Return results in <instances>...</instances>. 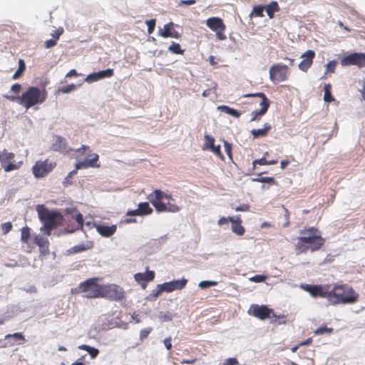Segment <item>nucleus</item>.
I'll list each match as a JSON object with an SVG mask.
<instances>
[{"mask_svg": "<svg viewBox=\"0 0 365 365\" xmlns=\"http://www.w3.org/2000/svg\"><path fill=\"white\" fill-rule=\"evenodd\" d=\"M325 298H327L333 304H354L359 297V294L352 289L345 285H334L331 288L326 287Z\"/></svg>", "mask_w": 365, "mask_h": 365, "instance_id": "nucleus-1", "label": "nucleus"}, {"mask_svg": "<svg viewBox=\"0 0 365 365\" xmlns=\"http://www.w3.org/2000/svg\"><path fill=\"white\" fill-rule=\"evenodd\" d=\"M301 233L304 235L297 238L298 242L296 245L297 254L305 252L308 250H311L312 252L318 250L324 242V240L314 227L302 230Z\"/></svg>", "mask_w": 365, "mask_h": 365, "instance_id": "nucleus-2", "label": "nucleus"}, {"mask_svg": "<svg viewBox=\"0 0 365 365\" xmlns=\"http://www.w3.org/2000/svg\"><path fill=\"white\" fill-rule=\"evenodd\" d=\"M36 211L38 219L43 225L40 227V231L44 235L49 236L51 231L61 225L63 222V216L58 212L51 211L43 205H38Z\"/></svg>", "mask_w": 365, "mask_h": 365, "instance_id": "nucleus-3", "label": "nucleus"}, {"mask_svg": "<svg viewBox=\"0 0 365 365\" xmlns=\"http://www.w3.org/2000/svg\"><path fill=\"white\" fill-rule=\"evenodd\" d=\"M148 200L152 203L158 212H178L180 208L175 202L172 195L160 190H155L148 196Z\"/></svg>", "mask_w": 365, "mask_h": 365, "instance_id": "nucleus-4", "label": "nucleus"}, {"mask_svg": "<svg viewBox=\"0 0 365 365\" xmlns=\"http://www.w3.org/2000/svg\"><path fill=\"white\" fill-rule=\"evenodd\" d=\"M46 93L38 87L31 86L19 98V103L26 109L33 106L43 103L46 99Z\"/></svg>", "mask_w": 365, "mask_h": 365, "instance_id": "nucleus-5", "label": "nucleus"}, {"mask_svg": "<svg viewBox=\"0 0 365 365\" xmlns=\"http://www.w3.org/2000/svg\"><path fill=\"white\" fill-rule=\"evenodd\" d=\"M81 292L86 293L88 298H97L102 296L103 288L97 283L96 278L88 279L79 284Z\"/></svg>", "mask_w": 365, "mask_h": 365, "instance_id": "nucleus-6", "label": "nucleus"}, {"mask_svg": "<svg viewBox=\"0 0 365 365\" xmlns=\"http://www.w3.org/2000/svg\"><path fill=\"white\" fill-rule=\"evenodd\" d=\"M243 97H259L262 99V101L259 102V105L262 106V108L259 110H254L252 112V117L250 119L251 121L258 120L259 118L264 115L267 113L269 106V101L264 93L245 94L243 96Z\"/></svg>", "mask_w": 365, "mask_h": 365, "instance_id": "nucleus-7", "label": "nucleus"}, {"mask_svg": "<svg viewBox=\"0 0 365 365\" xmlns=\"http://www.w3.org/2000/svg\"><path fill=\"white\" fill-rule=\"evenodd\" d=\"M288 65L274 64L269 68V78L272 82H281L287 78Z\"/></svg>", "mask_w": 365, "mask_h": 365, "instance_id": "nucleus-8", "label": "nucleus"}, {"mask_svg": "<svg viewBox=\"0 0 365 365\" xmlns=\"http://www.w3.org/2000/svg\"><path fill=\"white\" fill-rule=\"evenodd\" d=\"M340 63L342 66L351 65L363 67L365 66V53H352L341 58Z\"/></svg>", "mask_w": 365, "mask_h": 365, "instance_id": "nucleus-9", "label": "nucleus"}, {"mask_svg": "<svg viewBox=\"0 0 365 365\" xmlns=\"http://www.w3.org/2000/svg\"><path fill=\"white\" fill-rule=\"evenodd\" d=\"M52 163H48V160L36 161L32 168L33 174L35 178H39L44 177L53 169Z\"/></svg>", "mask_w": 365, "mask_h": 365, "instance_id": "nucleus-10", "label": "nucleus"}, {"mask_svg": "<svg viewBox=\"0 0 365 365\" xmlns=\"http://www.w3.org/2000/svg\"><path fill=\"white\" fill-rule=\"evenodd\" d=\"M248 313L250 314L253 315L254 317L264 320L267 318H269L271 317V313H272V309H269L265 305H257V304H252L249 311Z\"/></svg>", "mask_w": 365, "mask_h": 365, "instance_id": "nucleus-11", "label": "nucleus"}, {"mask_svg": "<svg viewBox=\"0 0 365 365\" xmlns=\"http://www.w3.org/2000/svg\"><path fill=\"white\" fill-rule=\"evenodd\" d=\"M187 280L182 278L181 279L173 280L159 284L163 292H170L174 290L182 289L187 283Z\"/></svg>", "mask_w": 365, "mask_h": 365, "instance_id": "nucleus-12", "label": "nucleus"}, {"mask_svg": "<svg viewBox=\"0 0 365 365\" xmlns=\"http://www.w3.org/2000/svg\"><path fill=\"white\" fill-rule=\"evenodd\" d=\"M88 157L89 158H86L83 160L78 161L76 163L75 167L76 170L99 167V165L96 164L99 158L98 154L92 153L89 155Z\"/></svg>", "mask_w": 365, "mask_h": 365, "instance_id": "nucleus-13", "label": "nucleus"}, {"mask_svg": "<svg viewBox=\"0 0 365 365\" xmlns=\"http://www.w3.org/2000/svg\"><path fill=\"white\" fill-rule=\"evenodd\" d=\"M113 70L112 68H107L88 74L86 78V81L91 83L105 78H110L113 76Z\"/></svg>", "mask_w": 365, "mask_h": 365, "instance_id": "nucleus-14", "label": "nucleus"}, {"mask_svg": "<svg viewBox=\"0 0 365 365\" xmlns=\"http://www.w3.org/2000/svg\"><path fill=\"white\" fill-rule=\"evenodd\" d=\"M314 56L315 53L312 50H308L302 54L301 58L302 60L298 65L299 68L301 71L306 72L312 66Z\"/></svg>", "mask_w": 365, "mask_h": 365, "instance_id": "nucleus-15", "label": "nucleus"}, {"mask_svg": "<svg viewBox=\"0 0 365 365\" xmlns=\"http://www.w3.org/2000/svg\"><path fill=\"white\" fill-rule=\"evenodd\" d=\"M300 288L305 290L306 292H309L311 296L316 297H325L326 295V287H324L322 286H315V285H310L307 284H301Z\"/></svg>", "mask_w": 365, "mask_h": 365, "instance_id": "nucleus-16", "label": "nucleus"}, {"mask_svg": "<svg viewBox=\"0 0 365 365\" xmlns=\"http://www.w3.org/2000/svg\"><path fill=\"white\" fill-rule=\"evenodd\" d=\"M173 23L170 22L164 25L163 29L159 28L158 35L163 38H178L180 34L173 29Z\"/></svg>", "mask_w": 365, "mask_h": 365, "instance_id": "nucleus-17", "label": "nucleus"}, {"mask_svg": "<svg viewBox=\"0 0 365 365\" xmlns=\"http://www.w3.org/2000/svg\"><path fill=\"white\" fill-rule=\"evenodd\" d=\"M106 293L108 297L114 300H120L124 297V292L121 287L112 284L106 288Z\"/></svg>", "mask_w": 365, "mask_h": 365, "instance_id": "nucleus-18", "label": "nucleus"}, {"mask_svg": "<svg viewBox=\"0 0 365 365\" xmlns=\"http://www.w3.org/2000/svg\"><path fill=\"white\" fill-rule=\"evenodd\" d=\"M207 26L213 31L217 30L225 31L226 26L222 19L219 17H210L206 21Z\"/></svg>", "mask_w": 365, "mask_h": 365, "instance_id": "nucleus-19", "label": "nucleus"}, {"mask_svg": "<svg viewBox=\"0 0 365 365\" xmlns=\"http://www.w3.org/2000/svg\"><path fill=\"white\" fill-rule=\"evenodd\" d=\"M96 231L103 237H109L112 236L117 230V226L115 225H112L110 226L106 225L103 224H99L96 225Z\"/></svg>", "mask_w": 365, "mask_h": 365, "instance_id": "nucleus-20", "label": "nucleus"}, {"mask_svg": "<svg viewBox=\"0 0 365 365\" xmlns=\"http://www.w3.org/2000/svg\"><path fill=\"white\" fill-rule=\"evenodd\" d=\"M155 278V272L153 271L147 270L145 272H138L134 274V279L138 283L143 282H150Z\"/></svg>", "mask_w": 365, "mask_h": 365, "instance_id": "nucleus-21", "label": "nucleus"}, {"mask_svg": "<svg viewBox=\"0 0 365 365\" xmlns=\"http://www.w3.org/2000/svg\"><path fill=\"white\" fill-rule=\"evenodd\" d=\"M52 148L55 151L58 152H66L67 151V145L66 139L61 136H56L54 138L53 143L52 144Z\"/></svg>", "mask_w": 365, "mask_h": 365, "instance_id": "nucleus-22", "label": "nucleus"}, {"mask_svg": "<svg viewBox=\"0 0 365 365\" xmlns=\"http://www.w3.org/2000/svg\"><path fill=\"white\" fill-rule=\"evenodd\" d=\"M271 129V125L268 123H265L264 124L263 128H259V129H252L251 130V134L252 135L254 138H258L260 137L265 136L268 131Z\"/></svg>", "mask_w": 365, "mask_h": 365, "instance_id": "nucleus-23", "label": "nucleus"}, {"mask_svg": "<svg viewBox=\"0 0 365 365\" xmlns=\"http://www.w3.org/2000/svg\"><path fill=\"white\" fill-rule=\"evenodd\" d=\"M34 242L38 245L41 250L47 251L48 249V240L42 235H36L34 238Z\"/></svg>", "mask_w": 365, "mask_h": 365, "instance_id": "nucleus-24", "label": "nucleus"}, {"mask_svg": "<svg viewBox=\"0 0 365 365\" xmlns=\"http://www.w3.org/2000/svg\"><path fill=\"white\" fill-rule=\"evenodd\" d=\"M232 231L237 235H242L245 232V228L241 225V220L239 217L232 221Z\"/></svg>", "mask_w": 365, "mask_h": 365, "instance_id": "nucleus-25", "label": "nucleus"}, {"mask_svg": "<svg viewBox=\"0 0 365 365\" xmlns=\"http://www.w3.org/2000/svg\"><path fill=\"white\" fill-rule=\"evenodd\" d=\"M217 110H220L221 112H224L227 114H229L235 118H240V116L241 115V113L238 110H237L232 108H230L227 106H224V105L219 106L217 107Z\"/></svg>", "mask_w": 365, "mask_h": 365, "instance_id": "nucleus-26", "label": "nucleus"}, {"mask_svg": "<svg viewBox=\"0 0 365 365\" xmlns=\"http://www.w3.org/2000/svg\"><path fill=\"white\" fill-rule=\"evenodd\" d=\"M14 158V154L13 153L8 152L6 149L0 152V161L2 165L11 162Z\"/></svg>", "mask_w": 365, "mask_h": 365, "instance_id": "nucleus-27", "label": "nucleus"}, {"mask_svg": "<svg viewBox=\"0 0 365 365\" xmlns=\"http://www.w3.org/2000/svg\"><path fill=\"white\" fill-rule=\"evenodd\" d=\"M138 207L140 211V216L150 215L153 212V209L147 202H140Z\"/></svg>", "mask_w": 365, "mask_h": 365, "instance_id": "nucleus-28", "label": "nucleus"}, {"mask_svg": "<svg viewBox=\"0 0 365 365\" xmlns=\"http://www.w3.org/2000/svg\"><path fill=\"white\" fill-rule=\"evenodd\" d=\"M279 10L278 4L276 1H272L266 6V12L269 18H272L274 13Z\"/></svg>", "mask_w": 365, "mask_h": 365, "instance_id": "nucleus-29", "label": "nucleus"}, {"mask_svg": "<svg viewBox=\"0 0 365 365\" xmlns=\"http://www.w3.org/2000/svg\"><path fill=\"white\" fill-rule=\"evenodd\" d=\"M18 63H19V67H18V69L16 71V72L13 75V77H12L13 79L19 78V76L22 74V73L26 69V65H25L24 61L23 59H19Z\"/></svg>", "mask_w": 365, "mask_h": 365, "instance_id": "nucleus-30", "label": "nucleus"}, {"mask_svg": "<svg viewBox=\"0 0 365 365\" xmlns=\"http://www.w3.org/2000/svg\"><path fill=\"white\" fill-rule=\"evenodd\" d=\"M264 8H265V6H262V5L255 6L253 9H252V12L250 14V17H252V16H257V17L263 16H264L263 12H264Z\"/></svg>", "mask_w": 365, "mask_h": 365, "instance_id": "nucleus-31", "label": "nucleus"}, {"mask_svg": "<svg viewBox=\"0 0 365 365\" xmlns=\"http://www.w3.org/2000/svg\"><path fill=\"white\" fill-rule=\"evenodd\" d=\"M66 211H67L68 213L72 214V212H76V210H74V209H67ZM71 216L75 218L76 222L78 223V226L80 228H82L83 226V215L81 214L80 212H78L75 216L73 215H71Z\"/></svg>", "mask_w": 365, "mask_h": 365, "instance_id": "nucleus-32", "label": "nucleus"}, {"mask_svg": "<svg viewBox=\"0 0 365 365\" xmlns=\"http://www.w3.org/2000/svg\"><path fill=\"white\" fill-rule=\"evenodd\" d=\"M331 86L330 84H326L324 86V100L325 102H331V101H334V98H333L331 93Z\"/></svg>", "mask_w": 365, "mask_h": 365, "instance_id": "nucleus-33", "label": "nucleus"}, {"mask_svg": "<svg viewBox=\"0 0 365 365\" xmlns=\"http://www.w3.org/2000/svg\"><path fill=\"white\" fill-rule=\"evenodd\" d=\"M21 240L24 243H27L30 237V229L27 226L21 230Z\"/></svg>", "mask_w": 365, "mask_h": 365, "instance_id": "nucleus-34", "label": "nucleus"}, {"mask_svg": "<svg viewBox=\"0 0 365 365\" xmlns=\"http://www.w3.org/2000/svg\"><path fill=\"white\" fill-rule=\"evenodd\" d=\"M168 51L175 54H182L184 52V50L181 49L180 45L175 42H173L168 47Z\"/></svg>", "mask_w": 365, "mask_h": 365, "instance_id": "nucleus-35", "label": "nucleus"}, {"mask_svg": "<svg viewBox=\"0 0 365 365\" xmlns=\"http://www.w3.org/2000/svg\"><path fill=\"white\" fill-rule=\"evenodd\" d=\"M205 143L203 145V150L210 149L214 145V143H215L214 138L212 137L211 135L206 134L205 135Z\"/></svg>", "mask_w": 365, "mask_h": 365, "instance_id": "nucleus-36", "label": "nucleus"}, {"mask_svg": "<svg viewBox=\"0 0 365 365\" xmlns=\"http://www.w3.org/2000/svg\"><path fill=\"white\" fill-rule=\"evenodd\" d=\"M333 331L332 328L327 327H321L314 330V333L315 335H322L324 334H331Z\"/></svg>", "mask_w": 365, "mask_h": 365, "instance_id": "nucleus-37", "label": "nucleus"}, {"mask_svg": "<svg viewBox=\"0 0 365 365\" xmlns=\"http://www.w3.org/2000/svg\"><path fill=\"white\" fill-rule=\"evenodd\" d=\"M217 284V282L215 281H210V280H205L202 281L198 284V287L200 289H206L210 287H213Z\"/></svg>", "mask_w": 365, "mask_h": 365, "instance_id": "nucleus-38", "label": "nucleus"}, {"mask_svg": "<svg viewBox=\"0 0 365 365\" xmlns=\"http://www.w3.org/2000/svg\"><path fill=\"white\" fill-rule=\"evenodd\" d=\"M88 249V247L86 245L81 244L78 245H76L71 248L70 252L71 253H79L81 252H84Z\"/></svg>", "mask_w": 365, "mask_h": 365, "instance_id": "nucleus-39", "label": "nucleus"}, {"mask_svg": "<svg viewBox=\"0 0 365 365\" xmlns=\"http://www.w3.org/2000/svg\"><path fill=\"white\" fill-rule=\"evenodd\" d=\"M336 65V61L334 60L330 61L329 62H328L325 66V67H326V73H334L335 71Z\"/></svg>", "mask_w": 365, "mask_h": 365, "instance_id": "nucleus-40", "label": "nucleus"}, {"mask_svg": "<svg viewBox=\"0 0 365 365\" xmlns=\"http://www.w3.org/2000/svg\"><path fill=\"white\" fill-rule=\"evenodd\" d=\"M158 317L164 322H169L173 319V314L170 312H160L158 314Z\"/></svg>", "mask_w": 365, "mask_h": 365, "instance_id": "nucleus-41", "label": "nucleus"}, {"mask_svg": "<svg viewBox=\"0 0 365 365\" xmlns=\"http://www.w3.org/2000/svg\"><path fill=\"white\" fill-rule=\"evenodd\" d=\"M14 339L15 340H22V341H25V338L24 336H23V334L21 333H19V332H16L14 334H7L5 336V339Z\"/></svg>", "mask_w": 365, "mask_h": 365, "instance_id": "nucleus-42", "label": "nucleus"}, {"mask_svg": "<svg viewBox=\"0 0 365 365\" xmlns=\"http://www.w3.org/2000/svg\"><path fill=\"white\" fill-rule=\"evenodd\" d=\"M76 86L73 83L63 86L59 88V91L63 93H68L76 88Z\"/></svg>", "mask_w": 365, "mask_h": 365, "instance_id": "nucleus-43", "label": "nucleus"}, {"mask_svg": "<svg viewBox=\"0 0 365 365\" xmlns=\"http://www.w3.org/2000/svg\"><path fill=\"white\" fill-rule=\"evenodd\" d=\"M146 24L148 26V33L149 34H152L154 31L155 26V19H150L146 21Z\"/></svg>", "mask_w": 365, "mask_h": 365, "instance_id": "nucleus-44", "label": "nucleus"}, {"mask_svg": "<svg viewBox=\"0 0 365 365\" xmlns=\"http://www.w3.org/2000/svg\"><path fill=\"white\" fill-rule=\"evenodd\" d=\"M163 292V289L161 287H159V284L157 286L156 289H153L152 292L150 294L148 299H156L161 293Z\"/></svg>", "mask_w": 365, "mask_h": 365, "instance_id": "nucleus-45", "label": "nucleus"}, {"mask_svg": "<svg viewBox=\"0 0 365 365\" xmlns=\"http://www.w3.org/2000/svg\"><path fill=\"white\" fill-rule=\"evenodd\" d=\"M77 173V170L76 168L75 170H71V172H69L67 175V176L64 179V181H63V184L66 185V186L68 185H71V182L70 181V179L73 176L75 175Z\"/></svg>", "mask_w": 365, "mask_h": 365, "instance_id": "nucleus-46", "label": "nucleus"}, {"mask_svg": "<svg viewBox=\"0 0 365 365\" xmlns=\"http://www.w3.org/2000/svg\"><path fill=\"white\" fill-rule=\"evenodd\" d=\"M250 279L254 282H263L265 281L266 277L262 274H256L251 277Z\"/></svg>", "mask_w": 365, "mask_h": 365, "instance_id": "nucleus-47", "label": "nucleus"}, {"mask_svg": "<svg viewBox=\"0 0 365 365\" xmlns=\"http://www.w3.org/2000/svg\"><path fill=\"white\" fill-rule=\"evenodd\" d=\"M152 331V329L151 328H145V329H142L140 331V340H143L144 339H145L148 334L151 332Z\"/></svg>", "mask_w": 365, "mask_h": 365, "instance_id": "nucleus-48", "label": "nucleus"}, {"mask_svg": "<svg viewBox=\"0 0 365 365\" xmlns=\"http://www.w3.org/2000/svg\"><path fill=\"white\" fill-rule=\"evenodd\" d=\"M224 147L227 155L230 159H232V145L230 144L227 141L224 140Z\"/></svg>", "mask_w": 365, "mask_h": 365, "instance_id": "nucleus-49", "label": "nucleus"}, {"mask_svg": "<svg viewBox=\"0 0 365 365\" xmlns=\"http://www.w3.org/2000/svg\"><path fill=\"white\" fill-rule=\"evenodd\" d=\"M2 232L4 234H7L12 229V224L10 222L2 224Z\"/></svg>", "mask_w": 365, "mask_h": 365, "instance_id": "nucleus-50", "label": "nucleus"}, {"mask_svg": "<svg viewBox=\"0 0 365 365\" xmlns=\"http://www.w3.org/2000/svg\"><path fill=\"white\" fill-rule=\"evenodd\" d=\"M4 166V170L6 172H9L17 168V166L14 164L12 162L7 163V164L2 165Z\"/></svg>", "mask_w": 365, "mask_h": 365, "instance_id": "nucleus-51", "label": "nucleus"}, {"mask_svg": "<svg viewBox=\"0 0 365 365\" xmlns=\"http://www.w3.org/2000/svg\"><path fill=\"white\" fill-rule=\"evenodd\" d=\"M233 218L234 217H222L218 220L217 224L219 226H222L224 225L227 224L228 222H232V221H233Z\"/></svg>", "mask_w": 365, "mask_h": 365, "instance_id": "nucleus-52", "label": "nucleus"}, {"mask_svg": "<svg viewBox=\"0 0 365 365\" xmlns=\"http://www.w3.org/2000/svg\"><path fill=\"white\" fill-rule=\"evenodd\" d=\"M259 180H260V182L269 183L271 185H273L275 183V180H274V178H272V177H261Z\"/></svg>", "mask_w": 365, "mask_h": 365, "instance_id": "nucleus-53", "label": "nucleus"}, {"mask_svg": "<svg viewBox=\"0 0 365 365\" xmlns=\"http://www.w3.org/2000/svg\"><path fill=\"white\" fill-rule=\"evenodd\" d=\"M88 353L90 354L91 359H95L98 355L99 350L95 347L91 346Z\"/></svg>", "mask_w": 365, "mask_h": 365, "instance_id": "nucleus-54", "label": "nucleus"}, {"mask_svg": "<svg viewBox=\"0 0 365 365\" xmlns=\"http://www.w3.org/2000/svg\"><path fill=\"white\" fill-rule=\"evenodd\" d=\"M250 209V206L247 204H242L240 206H237L235 208V211L237 212H246L248 211Z\"/></svg>", "mask_w": 365, "mask_h": 365, "instance_id": "nucleus-55", "label": "nucleus"}, {"mask_svg": "<svg viewBox=\"0 0 365 365\" xmlns=\"http://www.w3.org/2000/svg\"><path fill=\"white\" fill-rule=\"evenodd\" d=\"M56 43H57L56 40L54 38H52V39L46 41L44 46H45V48H50L54 46L55 45H56Z\"/></svg>", "mask_w": 365, "mask_h": 365, "instance_id": "nucleus-56", "label": "nucleus"}, {"mask_svg": "<svg viewBox=\"0 0 365 365\" xmlns=\"http://www.w3.org/2000/svg\"><path fill=\"white\" fill-rule=\"evenodd\" d=\"M210 150H212V152H213L215 154H216L217 155L220 156V158H223L222 153H221V151H220V145H217L215 146V145L210 148Z\"/></svg>", "mask_w": 365, "mask_h": 365, "instance_id": "nucleus-57", "label": "nucleus"}, {"mask_svg": "<svg viewBox=\"0 0 365 365\" xmlns=\"http://www.w3.org/2000/svg\"><path fill=\"white\" fill-rule=\"evenodd\" d=\"M63 29H58L54 31L51 34V36H52L53 38H54L57 41L59 38L60 36L63 34Z\"/></svg>", "mask_w": 365, "mask_h": 365, "instance_id": "nucleus-58", "label": "nucleus"}, {"mask_svg": "<svg viewBox=\"0 0 365 365\" xmlns=\"http://www.w3.org/2000/svg\"><path fill=\"white\" fill-rule=\"evenodd\" d=\"M237 363V360L235 358H228L222 365H236Z\"/></svg>", "mask_w": 365, "mask_h": 365, "instance_id": "nucleus-59", "label": "nucleus"}, {"mask_svg": "<svg viewBox=\"0 0 365 365\" xmlns=\"http://www.w3.org/2000/svg\"><path fill=\"white\" fill-rule=\"evenodd\" d=\"M257 164H259V165H267V160L265 159V158H262L258 159V160H255L252 162L253 167L255 168Z\"/></svg>", "mask_w": 365, "mask_h": 365, "instance_id": "nucleus-60", "label": "nucleus"}, {"mask_svg": "<svg viewBox=\"0 0 365 365\" xmlns=\"http://www.w3.org/2000/svg\"><path fill=\"white\" fill-rule=\"evenodd\" d=\"M163 344L165 346V348L168 350H170L172 348V344H171V338L167 337L163 340Z\"/></svg>", "mask_w": 365, "mask_h": 365, "instance_id": "nucleus-61", "label": "nucleus"}, {"mask_svg": "<svg viewBox=\"0 0 365 365\" xmlns=\"http://www.w3.org/2000/svg\"><path fill=\"white\" fill-rule=\"evenodd\" d=\"M21 84L15 83L11 86V91L15 93H19L21 91Z\"/></svg>", "mask_w": 365, "mask_h": 365, "instance_id": "nucleus-62", "label": "nucleus"}, {"mask_svg": "<svg viewBox=\"0 0 365 365\" xmlns=\"http://www.w3.org/2000/svg\"><path fill=\"white\" fill-rule=\"evenodd\" d=\"M195 0H181L180 1L178 5L182 6V5H192L195 4Z\"/></svg>", "mask_w": 365, "mask_h": 365, "instance_id": "nucleus-63", "label": "nucleus"}, {"mask_svg": "<svg viewBox=\"0 0 365 365\" xmlns=\"http://www.w3.org/2000/svg\"><path fill=\"white\" fill-rule=\"evenodd\" d=\"M224 31L217 30L215 31L216 33V36L219 40H225L226 39V36L223 34Z\"/></svg>", "mask_w": 365, "mask_h": 365, "instance_id": "nucleus-64", "label": "nucleus"}]
</instances>
